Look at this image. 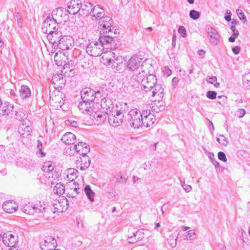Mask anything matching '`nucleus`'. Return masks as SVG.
Segmentation results:
<instances>
[{
    "instance_id": "35",
    "label": "nucleus",
    "mask_w": 250,
    "mask_h": 250,
    "mask_svg": "<svg viewBox=\"0 0 250 250\" xmlns=\"http://www.w3.org/2000/svg\"><path fill=\"white\" fill-rule=\"evenodd\" d=\"M36 210L35 207V204L33 205L30 203L24 205L22 208V211L25 213L29 215L33 214L35 212H36Z\"/></svg>"
},
{
    "instance_id": "63",
    "label": "nucleus",
    "mask_w": 250,
    "mask_h": 250,
    "mask_svg": "<svg viewBox=\"0 0 250 250\" xmlns=\"http://www.w3.org/2000/svg\"><path fill=\"white\" fill-rule=\"evenodd\" d=\"M163 71H164L165 74L167 75V76H169L171 74V70L167 66L165 67L164 70H163Z\"/></svg>"
},
{
    "instance_id": "21",
    "label": "nucleus",
    "mask_w": 250,
    "mask_h": 250,
    "mask_svg": "<svg viewBox=\"0 0 250 250\" xmlns=\"http://www.w3.org/2000/svg\"><path fill=\"white\" fill-rule=\"evenodd\" d=\"M62 37V33L59 28L57 29L56 30H53L52 32L49 33L47 36L49 42L54 46L57 45Z\"/></svg>"
},
{
    "instance_id": "8",
    "label": "nucleus",
    "mask_w": 250,
    "mask_h": 250,
    "mask_svg": "<svg viewBox=\"0 0 250 250\" xmlns=\"http://www.w3.org/2000/svg\"><path fill=\"white\" fill-rule=\"evenodd\" d=\"M36 208V212H40L42 213V216L45 220H49L50 218L53 217L51 216V213H55V211H53L51 208L45 207V204L43 202L38 201L35 204Z\"/></svg>"
},
{
    "instance_id": "10",
    "label": "nucleus",
    "mask_w": 250,
    "mask_h": 250,
    "mask_svg": "<svg viewBox=\"0 0 250 250\" xmlns=\"http://www.w3.org/2000/svg\"><path fill=\"white\" fill-rule=\"evenodd\" d=\"M157 83V80L154 75H148L142 81L141 89L146 92H148Z\"/></svg>"
},
{
    "instance_id": "34",
    "label": "nucleus",
    "mask_w": 250,
    "mask_h": 250,
    "mask_svg": "<svg viewBox=\"0 0 250 250\" xmlns=\"http://www.w3.org/2000/svg\"><path fill=\"white\" fill-rule=\"evenodd\" d=\"M92 6L93 5L90 2H87L83 5L82 4L80 13L85 16L90 14Z\"/></svg>"
},
{
    "instance_id": "26",
    "label": "nucleus",
    "mask_w": 250,
    "mask_h": 250,
    "mask_svg": "<svg viewBox=\"0 0 250 250\" xmlns=\"http://www.w3.org/2000/svg\"><path fill=\"white\" fill-rule=\"evenodd\" d=\"M101 106L103 109L105 110V112L106 113L110 112L113 107L112 101L106 97H103L101 99Z\"/></svg>"
},
{
    "instance_id": "17",
    "label": "nucleus",
    "mask_w": 250,
    "mask_h": 250,
    "mask_svg": "<svg viewBox=\"0 0 250 250\" xmlns=\"http://www.w3.org/2000/svg\"><path fill=\"white\" fill-rule=\"evenodd\" d=\"M82 7V2L81 0H71L68 3V9L64 10L65 12L69 13L70 14L75 15L78 12H80Z\"/></svg>"
},
{
    "instance_id": "14",
    "label": "nucleus",
    "mask_w": 250,
    "mask_h": 250,
    "mask_svg": "<svg viewBox=\"0 0 250 250\" xmlns=\"http://www.w3.org/2000/svg\"><path fill=\"white\" fill-rule=\"evenodd\" d=\"M112 33L108 32V31H105L103 34L101 35L99 39V42L103 44V47L104 45H107L108 48L112 49V42L114 43L113 40L114 37L112 36Z\"/></svg>"
},
{
    "instance_id": "60",
    "label": "nucleus",
    "mask_w": 250,
    "mask_h": 250,
    "mask_svg": "<svg viewBox=\"0 0 250 250\" xmlns=\"http://www.w3.org/2000/svg\"><path fill=\"white\" fill-rule=\"evenodd\" d=\"M152 114L149 110H144L143 111L142 113H141V119L143 118H146V117L148 116L149 115Z\"/></svg>"
},
{
    "instance_id": "39",
    "label": "nucleus",
    "mask_w": 250,
    "mask_h": 250,
    "mask_svg": "<svg viewBox=\"0 0 250 250\" xmlns=\"http://www.w3.org/2000/svg\"><path fill=\"white\" fill-rule=\"evenodd\" d=\"M84 191L90 201L91 202L93 201L95 194L94 192L91 190L89 185H87L85 187Z\"/></svg>"
},
{
    "instance_id": "49",
    "label": "nucleus",
    "mask_w": 250,
    "mask_h": 250,
    "mask_svg": "<svg viewBox=\"0 0 250 250\" xmlns=\"http://www.w3.org/2000/svg\"><path fill=\"white\" fill-rule=\"evenodd\" d=\"M99 5H96L92 7L91 12L90 13V15L94 17L96 14L99 12L100 10L101 9Z\"/></svg>"
},
{
    "instance_id": "3",
    "label": "nucleus",
    "mask_w": 250,
    "mask_h": 250,
    "mask_svg": "<svg viewBox=\"0 0 250 250\" xmlns=\"http://www.w3.org/2000/svg\"><path fill=\"white\" fill-rule=\"evenodd\" d=\"M104 50L103 44L98 42H91L86 46V52L90 56L97 57L101 55Z\"/></svg>"
},
{
    "instance_id": "1",
    "label": "nucleus",
    "mask_w": 250,
    "mask_h": 250,
    "mask_svg": "<svg viewBox=\"0 0 250 250\" xmlns=\"http://www.w3.org/2000/svg\"><path fill=\"white\" fill-rule=\"evenodd\" d=\"M127 67L129 70L133 71H139L144 68L151 69L152 65L148 62V60L146 59L145 61L143 59L138 56L132 57L127 62Z\"/></svg>"
},
{
    "instance_id": "29",
    "label": "nucleus",
    "mask_w": 250,
    "mask_h": 250,
    "mask_svg": "<svg viewBox=\"0 0 250 250\" xmlns=\"http://www.w3.org/2000/svg\"><path fill=\"white\" fill-rule=\"evenodd\" d=\"M44 176L45 178L47 179L45 181H48V184L50 183L53 184L54 181L59 177V174L56 170H53L48 173H45Z\"/></svg>"
},
{
    "instance_id": "55",
    "label": "nucleus",
    "mask_w": 250,
    "mask_h": 250,
    "mask_svg": "<svg viewBox=\"0 0 250 250\" xmlns=\"http://www.w3.org/2000/svg\"><path fill=\"white\" fill-rule=\"evenodd\" d=\"M107 196L110 199L115 200L116 199L115 190L111 189L108 192Z\"/></svg>"
},
{
    "instance_id": "36",
    "label": "nucleus",
    "mask_w": 250,
    "mask_h": 250,
    "mask_svg": "<svg viewBox=\"0 0 250 250\" xmlns=\"http://www.w3.org/2000/svg\"><path fill=\"white\" fill-rule=\"evenodd\" d=\"M66 55L65 53L62 54L61 52H56L54 55V59L56 64L58 66L62 65L64 62L61 58L62 56H65Z\"/></svg>"
},
{
    "instance_id": "18",
    "label": "nucleus",
    "mask_w": 250,
    "mask_h": 250,
    "mask_svg": "<svg viewBox=\"0 0 250 250\" xmlns=\"http://www.w3.org/2000/svg\"><path fill=\"white\" fill-rule=\"evenodd\" d=\"M54 210L55 212H63L68 208V201L66 198L62 197L53 203Z\"/></svg>"
},
{
    "instance_id": "57",
    "label": "nucleus",
    "mask_w": 250,
    "mask_h": 250,
    "mask_svg": "<svg viewBox=\"0 0 250 250\" xmlns=\"http://www.w3.org/2000/svg\"><path fill=\"white\" fill-rule=\"evenodd\" d=\"M62 95V93H61V95H59V94L58 95H55L54 97H53L52 95L50 96V102H51V100L52 101H55V103H59L60 102V99L61 98V96Z\"/></svg>"
},
{
    "instance_id": "58",
    "label": "nucleus",
    "mask_w": 250,
    "mask_h": 250,
    "mask_svg": "<svg viewBox=\"0 0 250 250\" xmlns=\"http://www.w3.org/2000/svg\"><path fill=\"white\" fill-rule=\"evenodd\" d=\"M206 80L208 83L213 84L217 81V78L215 76L208 77Z\"/></svg>"
},
{
    "instance_id": "32",
    "label": "nucleus",
    "mask_w": 250,
    "mask_h": 250,
    "mask_svg": "<svg viewBox=\"0 0 250 250\" xmlns=\"http://www.w3.org/2000/svg\"><path fill=\"white\" fill-rule=\"evenodd\" d=\"M78 171L74 168H68L65 172L66 179L68 181H73L77 177Z\"/></svg>"
},
{
    "instance_id": "4",
    "label": "nucleus",
    "mask_w": 250,
    "mask_h": 250,
    "mask_svg": "<svg viewBox=\"0 0 250 250\" xmlns=\"http://www.w3.org/2000/svg\"><path fill=\"white\" fill-rule=\"evenodd\" d=\"M150 69H147V68H144L139 71H135L132 74L130 77V83L133 86H137L140 83L142 85V81L145 78V75H146V73L149 72Z\"/></svg>"
},
{
    "instance_id": "6",
    "label": "nucleus",
    "mask_w": 250,
    "mask_h": 250,
    "mask_svg": "<svg viewBox=\"0 0 250 250\" xmlns=\"http://www.w3.org/2000/svg\"><path fill=\"white\" fill-rule=\"evenodd\" d=\"M81 95L83 102L93 104L92 102L96 98L98 95H100V91L95 92L89 88H85L81 91Z\"/></svg>"
},
{
    "instance_id": "54",
    "label": "nucleus",
    "mask_w": 250,
    "mask_h": 250,
    "mask_svg": "<svg viewBox=\"0 0 250 250\" xmlns=\"http://www.w3.org/2000/svg\"><path fill=\"white\" fill-rule=\"evenodd\" d=\"M178 32L182 35V36L184 38H185L187 36V32L186 28L183 26H180L178 29Z\"/></svg>"
},
{
    "instance_id": "13",
    "label": "nucleus",
    "mask_w": 250,
    "mask_h": 250,
    "mask_svg": "<svg viewBox=\"0 0 250 250\" xmlns=\"http://www.w3.org/2000/svg\"><path fill=\"white\" fill-rule=\"evenodd\" d=\"M207 35L209 38L210 42L213 45H217L220 39V36L215 29L209 25L205 28Z\"/></svg>"
},
{
    "instance_id": "25",
    "label": "nucleus",
    "mask_w": 250,
    "mask_h": 250,
    "mask_svg": "<svg viewBox=\"0 0 250 250\" xmlns=\"http://www.w3.org/2000/svg\"><path fill=\"white\" fill-rule=\"evenodd\" d=\"M61 140L65 145L73 146L76 141V137L72 133L67 132L62 136Z\"/></svg>"
},
{
    "instance_id": "41",
    "label": "nucleus",
    "mask_w": 250,
    "mask_h": 250,
    "mask_svg": "<svg viewBox=\"0 0 250 250\" xmlns=\"http://www.w3.org/2000/svg\"><path fill=\"white\" fill-rule=\"evenodd\" d=\"M54 167L50 162H45L42 167V170L45 172V173L54 170Z\"/></svg>"
},
{
    "instance_id": "16",
    "label": "nucleus",
    "mask_w": 250,
    "mask_h": 250,
    "mask_svg": "<svg viewBox=\"0 0 250 250\" xmlns=\"http://www.w3.org/2000/svg\"><path fill=\"white\" fill-rule=\"evenodd\" d=\"M108 114V113L105 112L104 113L100 111H96L93 110L90 114V118L93 120L94 124L99 125L104 122Z\"/></svg>"
},
{
    "instance_id": "7",
    "label": "nucleus",
    "mask_w": 250,
    "mask_h": 250,
    "mask_svg": "<svg viewBox=\"0 0 250 250\" xmlns=\"http://www.w3.org/2000/svg\"><path fill=\"white\" fill-rule=\"evenodd\" d=\"M59 28L60 26L56 20L53 18H47L43 22L42 29L43 33L48 35Z\"/></svg>"
},
{
    "instance_id": "9",
    "label": "nucleus",
    "mask_w": 250,
    "mask_h": 250,
    "mask_svg": "<svg viewBox=\"0 0 250 250\" xmlns=\"http://www.w3.org/2000/svg\"><path fill=\"white\" fill-rule=\"evenodd\" d=\"M151 96V100L160 102L164 96V89L162 85L157 83L148 91Z\"/></svg>"
},
{
    "instance_id": "15",
    "label": "nucleus",
    "mask_w": 250,
    "mask_h": 250,
    "mask_svg": "<svg viewBox=\"0 0 250 250\" xmlns=\"http://www.w3.org/2000/svg\"><path fill=\"white\" fill-rule=\"evenodd\" d=\"M108 122L110 125L113 126H118L123 122L124 118L125 117L124 113L120 111H116V114H112L108 116Z\"/></svg>"
},
{
    "instance_id": "61",
    "label": "nucleus",
    "mask_w": 250,
    "mask_h": 250,
    "mask_svg": "<svg viewBox=\"0 0 250 250\" xmlns=\"http://www.w3.org/2000/svg\"><path fill=\"white\" fill-rule=\"evenodd\" d=\"M127 240L128 243L130 244H133L138 241L137 240H136V238H135L134 235L132 236L128 237Z\"/></svg>"
},
{
    "instance_id": "30",
    "label": "nucleus",
    "mask_w": 250,
    "mask_h": 250,
    "mask_svg": "<svg viewBox=\"0 0 250 250\" xmlns=\"http://www.w3.org/2000/svg\"><path fill=\"white\" fill-rule=\"evenodd\" d=\"M20 97L22 99H27L30 98L31 96V91L30 88L25 85H22L20 90Z\"/></svg>"
},
{
    "instance_id": "11",
    "label": "nucleus",
    "mask_w": 250,
    "mask_h": 250,
    "mask_svg": "<svg viewBox=\"0 0 250 250\" xmlns=\"http://www.w3.org/2000/svg\"><path fill=\"white\" fill-rule=\"evenodd\" d=\"M3 243L7 247L16 248V244L18 242V236L17 234H12L11 231H8L2 235Z\"/></svg>"
},
{
    "instance_id": "50",
    "label": "nucleus",
    "mask_w": 250,
    "mask_h": 250,
    "mask_svg": "<svg viewBox=\"0 0 250 250\" xmlns=\"http://www.w3.org/2000/svg\"><path fill=\"white\" fill-rule=\"evenodd\" d=\"M65 124L67 125H70L74 127H76L78 125L77 122L71 120H66L65 121Z\"/></svg>"
},
{
    "instance_id": "44",
    "label": "nucleus",
    "mask_w": 250,
    "mask_h": 250,
    "mask_svg": "<svg viewBox=\"0 0 250 250\" xmlns=\"http://www.w3.org/2000/svg\"><path fill=\"white\" fill-rule=\"evenodd\" d=\"M16 119L23 122L24 119L26 118V114L25 111L20 110L16 112Z\"/></svg>"
},
{
    "instance_id": "33",
    "label": "nucleus",
    "mask_w": 250,
    "mask_h": 250,
    "mask_svg": "<svg viewBox=\"0 0 250 250\" xmlns=\"http://www.w3.org/2000/svg\"><path fill=\"white\" fill-rule=\"evenodd\" d=\"M141 120H142V126L148 127L154 123L155 119L154 117V115L152 114L146 118H142Z\"/></svg>"
},
{
    "instance_id": "43",
    "label": "nucleus",
    "mask_w": 250,
    "mask_h": 250,
    "mask_svg": "<svg viewBox=\"0 0 250 250\" xmlns=\"http://www.w3.org/2000/svg\"><path fill=\"white\" fill-rule=\"evenodd\" d=\"M243 82L246 87L250 88V73H246L243 76Z\"/></svg>"
},
{
    "instance_id": "19",
    "label": "nucleus",
    "mask_w": 250,
    "mask_h": 250,
    "mask_svg": "<svg viewBox=\"0 0 250 250\" xmlns=\"http://www.w3.org/2000/svg\"><path fill=\"white\" fill-rule=\"evenodd\" d=\"M90 163V158L86 154L82 155V157L76 161L77 168L84 170L89 167Z\"/></svg>"
},
{
    "instance_id": "45",
    "label": "nucleus",
    "mask_w": 250,
    "mask_h": 250,
    "mask_svg": "<svg viewBox=\"0 0 250 250\" xmlns=\"http://www.w3.org/2000/svg\"><path fill=\"white\" fill-rule=\"evenodd\" d=\"M217 141L220 144L224 146H226L228 143L227 139L223 135H219L217 138Z\"/></svg>"
},
{
    "instance_id": "52",
    "label": "nucleus",
    "mask_w": 250,
    "mask_h": 250,
    "mask_svg": "<svg viewBox=\"0 0 250 250\" xmlns=\"http://www.w3.org/2000/svg\"><path fill=\"white\" fill-rule=\"evenodd\" d=\"M218 158L220 160H221L224 162H226L227 161V159L225 153L222 151H220L218 152Z\"/></svg>"
},
{
    "instance_id": "47",
    "label": "nucleus",
    "mask_w": 250,
    "mask_h": 250,
    "mask_svg": "<svg viewBox=\"0 0 250 250\" xmlns=\"http://www.w3.org/2000/svg\"><path fill=\"white\" fill-rule=\"evenodd\" d=\"M200 13L195 10H191L189 12V17L193 20H196L200 18Z\"/></svg>"
},
{
    "instance_id": "27",
    "label": "nucleus",
    "mask_w": 250,
    "mask_h": 250,
    "mask_svg": "<svg viewBox=\"0 0 250 250\" xmlns=\"http://www.w3.org/2000/svg\"><path fill=\"white\" fill-rule=\"evenodd\" d=\"M92 104L87 102H81L78 104V107L83 113L90 114L95 109L93 108Z\"/></svg>"
},
{
    "instance_id": "5",
    "label": "nucleus",
    "mask_w": 250,
    "mask_h": 250,
    "mask_svg": "<svg viewBox=\"0 0 250 250\" xmlns=\"http://www.w3.org/2000/svg\"><path fill=\"white\" fill-rule=\"evenodd\" d=\"M114 54V53L111 51L108 53L107 55L112 56V57H109L108 59H107V62L109 64H111V67L113 69L118 71H122L125 67L126 62L125 61L123 62L121 59L118 58L115 59Z\"/></svg>"
},
{
    "instance_id": "31",
    "label": "nucleus",
    "mask_w": 250,
    "mask_h": 250,
    "mask_svg": "<svg viewBox=\"0 0 250 250\" xmlns=\"http://www.w3.org/2000/svg\"><path fill=\"white\" fill-rule=\"evenodd\" d=\"M65 80L63 77V75L62 74H55L53 76L52 79V82L53 84L58 85L59 86H62V84H64Z\"/></svg>"
},
{
    "instance_id": "51",
    "label": "nucleus",
    "mask_w": 250,
    "mask_h": 250,
    "mask_svg": "<svg viewBox=\"0 0 250 250\" xmlns=\"http://www.w3.org/2000/svg\"><path fill=\"white\" fill-rule=\"evenodd\" d=\"M216 92L213 91H208L207 93V97L211 100L214 99L216 97Z\"/></svg>"
},
{
    "instance_id": "40",
    "label": "nucleus",
    "mask_w": 250,
    "mask_h": 250,
    "mask_svg": "<svg viewBox=\"0 0 250 250\" xmlns=\"http://www.w3.org/2000/svg\"><path fill=\"white\" fill-rule=\"evenodd\" d=\"M196 234L194 230H190L187 231L184 235V240H192L196 238Z\"/></svg>"
},
{
    "instance_id": "56",
    "label": "nucleus",
    "mask_w": 250,
    "mask_h": 250,
    "mask_svg": "<svg viewBox=\"0 0 250 250\" xmlns=\"http://www.w3.org/2000/svg\"><path fill=\"white\" fill-rule=\"evenodd\" d=\"M236 13L240 20H245V21L246 20V17L241 9H237Z\"/></svg>"
},
{
    "instance_id": "2",
    "label": "nucleus",
    "mask_w": 250,
    "mask_h": 250,
    "mask_svg": "<svg viewBox=\"0 0 250 250\" xmlns=\"http://www.w3.org/2000/svg\"><path fill=\"white\" fill-rule=\"evenodd\" d=\"M141 112L136 108L131 110L125 117V121L127 125L134 128L142 126Z\"/></svg>"
},
{
    "instance_id": "42",
    "label": "nucleus",
    "mask_w": 250,
    "mask_h": 250,
    "mask_svg": "<svg viewBox=\"0 0 250 250\" xmlns=\"http://www.w3.org/2000/svg\"><path fill=\"white\" fill-rule=\"evenodd\" d=\"M177 238L178 237L175 236L173 235L169 236V237L168 238V243L172 248H175L176 247L177 245Z\"/></svg>"
},
{
    "instance_id": "53",
    "label": "nucleus",
    "mask_w": 250,
    "mask_h": 250,
    "mask_svg": "<svg viewBox=\"0 0 250 250\" xmlns=\"http://www.w3.org/2000/svg\"><path fill=\"white\" fill-rule=\"evenodd\" d=\"M246 114V111L244 109L239 108L236 112V115L239 118H242Z\"/></svg>"
},
{
    "instance_id": "62",
    "label": "nucleus",
    "mask_w": 250,
    "mask_h": 250,
    "mask_svg": "<svg viewBox=\"0 0 250 250\" xmlns=\"http://www.w3.org/2000/svg\"><path fill=\"white\" fill-rule=\"evenodd\" d=\"M241 48L239 46H236L232 48V51L235 55L238 54L240 51Z\"/></svg>"
},
{
    "instance_id": "38",
    "label": "nucleus",
    "mask_w": 250,
    "mask_h": 250,
    "mask_svg": "<svg viewBox=\"0 0 250 250\" xmlns=\"http://www.w3.org/2000/svg\"><path fill=\"white\" fill-rule=\"evenodd\" d=\"M64 186L61 183H57L54 188L53 190L55 193L57 195L62 194L64 192Z\"/></svg>"
},
{
    "instance_id": "23",
    "label": "nucleus",
    "mask_w": 250,
    "mask_h": 250,
    "mask_svg": "<svg viewBox=\"0 0 250 250\" xmlns=\"http://www.w3.org/2000/svg\"><path fill=\"white\" fill-rule=\"evenodd\" d=\"M57 245V241L52 236H48L44 240L43 244H42L41 246V248L42 250H52L55 248Z\"/></svg>"
},
{
    "instance_id": "12",
    "label": "nucleus",
    "mask_w": 250,
    "mask_h": 250,
    "mask_svg": "<svg viewBox=\"0 0 250 250\" xmlns=\"http://www.w3.org/2000/svg\"><path fill=\"white\" fill-rule=\"evenodd\" d=\"M59 41L56 46L62 51L70 50L72 48L74 42L71 37L64 36L62 37Z\"/></svg>"
},
{
    "instance_id": "46",
    "label": "nucleus",
    "mask_w": 250,
    "mask_h": 250,
    "mask_svg": "<svg viewBox=\"0 0 250 250\" xmlns=\"http://www.w3.org/2000/svg\"><path fill=\"white\" fill-rule=\"evenodd\" d=\"M100 11L98 12L96 15L93 17V20L96 21H99L101 19H102L103 17H104V10L101 8V9L99 10Z\"/></svg>"
},
{
    "instance_id": "37",
    "label": "nucleus",
    "mask_w": 250,
    "mask_h": 250,
    "mask_svg": "<svg viewBox=\"0 0 250 250\" xmlns=\"http://www.w3.org/2000/svg\"><path fill=\"white\" fill-rule=\"evenodd\" d=\"M23 126V125H22ZM32 131V128L30 126L26 125L19 128V133L24 137L25 136L30 135Z\"/></svg>"
},
{
    "instance_id": "20",
    "label": "nucleus",
    "mask_w": 250,
    "mask_h": 250,
    "mask_svg": "<svg viewBox=\"0 0 250 250\" xmlns=\"http://www.w3.org/2000/svg\"><path fill=\"white\" fill-rule=\"evenodd\" d=\"M71 150H74V152L79 153L81 155L87 154L90 151V148L88 145L83 142H78L76 145H74L73 146H70Z\"/></svg>"
},
{
    "instance_id": "24",
    "label": "nucleus",
    "mask_w": 250,
    "mask_h": 250,
    "mask_svg": "<svg viewBox=\"0 0 250 250\" xmlns=\"http://www.w3.org/2000/svg\"><path fill=\"white\" fill-rule=\"evenodd\" d=\"M99 24L105 31H111V27L112 23L111 18L108 16H104L98 21Z\"/></svg>"
},
{
    "instance_id": "28",
    "label": "nucleus",
    "mask_w": 250,
    "mask_h": 250,
    "mask_svg": "<svg viewBox=\"0 0 250 250\" xmlns=\"http://www.w3.org/2000/svg\"><path fill=\"white\" fill-rule=\"evenodd\" d=\"M18 207L15 202L12 201H6L2 205L3 210L9 213H13L17 210Z\"/></svg>"
},
{
    "instance_id": "22",
    "label": "nucleus",
    "mask_w": 250,
    "mask_h": 250,
    "mask_svg": "<svg viewBox=\"0 0 250 250\" xmlns=\"http://www.w3.org/2000/svg\"><path fill=\"white\" fill-rule=\"evenodd\" d=\"M0 116L9 115L13 114L14 106L8 102L2 103L0 99Z\"/></svg>"
},
{
    "instance_id": "48",
    "label": "nucleus",
    "mask_w": 250,
    "mask_h": 250,
    "mask_svg": "<svg viewBox=\"0 0 250 250\" xmlns=\"http://www.w3.org/2000/svg\"><path fill=\"white\" fill-rule=\"evenodd\" d=\"M133 235L135 238H136V240L138 241L142 240L144 237V233L143 232V230L140 229L137 230Z\"/></svg>"
},
{
    "instance_id": "59",
    "label": "nucleus",
    "mask_w": 250,
    "mask_h": 250,
    "mask_svg": "<svg viewBox=\"0 0 250 250\" xmlns=\"http://www.w3.org/2000/svg\"><path fill=\"white\" fill-rule=\"evenodd\" d=\"M172 86L175 89L179 83V79L177 77H174L172 80Z\"/></svg>"
},
{
    "instance_id": "64",
    "label": "nucleus",
    "mask_w": 250,
    "mask_h": 250,
    "mask_svg": "<svg viewBox=\"0 0 250 250\" xmlns=\"http://www.w3.org/2000/svg\"><path fill=\"white\" fill-rule=\"evenodd\" d=\"M184 189L187 192H190L192 189V187L190 185H185L184 187H183Z\"/></svg>"
}]
</instances>
